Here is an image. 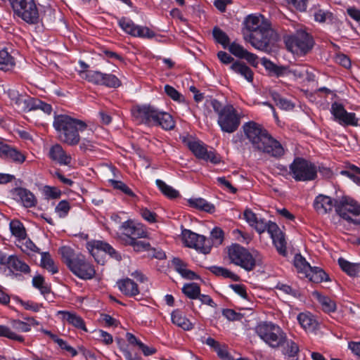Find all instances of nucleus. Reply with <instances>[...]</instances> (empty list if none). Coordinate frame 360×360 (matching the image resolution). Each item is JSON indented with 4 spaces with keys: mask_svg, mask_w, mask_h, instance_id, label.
Wrapping results in <instances>:
<instances>
[{
    "mask_svg": "<svg viewBox=\"0 0 360 360\" xmlns=\"http://www.w3.org/2000/svg\"><path fill=\"white\" fill-rule=\"evenodd\" d=\"M243 29L244 39L252 46L261 51H267L270 47L273 30L270 21L262 15L251 14L244 20Z\"/></svg>",
    "mask_w": 360,
    "mask_h": 360,
    "instance_id": "f257e3e1",
    "label": "nucleus"
},
{
    "mask_svg": "<svg viewBox=\"0 0 360 360\" xmlns=\"http://www.w3.org/2000/svg\"><path fill=\"white\" fill-rule=\"evenodd\" d=\"M243 129L255 150L276 158L283 155L284 149L281 143L274 139L259 124L250 121L243 124Z\"/></svg>",
    "mask_w": 360,
    "mask_h": 360,
    "instance_id": "f03ea898",
    "label": "nucleus"
},
{
    "mask_svg": "<svg viewBox=\"0 0 360 360\" xmlns=\"http://www.w3.org/2000/svg\"><path fill=\"white\" fill-rule=\"evenodd\" d=\"M53 127L58 133V139L68 146H73L79 143V132L87 128L82 120L75 119L67 115H58L54 117Z\"/></svg>",
    "mask_w": 360,
    "mask_h": 360,
    "instance_id": "7ed1b4c3",
    "label": "nucleus"
},
{
    "mask_svg": "<svg viewBox=\"0 0 360 360\" xmlns=\"http://www.w3.org/2000/svg\"><path fill=\"white\" fill-rule=\"evenodd\" d=\"M286 49L297 56H304L311 51L314 45L312 35L305 30H299L294 34L283 37Z\"/></svg>",
    "mask_w": 360,
    "mask_h": 360,
    "instance_id": "20e7f679",
    "label": "nucleus"
},
{
    "mask_svg": "<svg viewBox=\"0 0 360 360\" xmlns=\"http://www.w3.org/2000/svg\"><path fill=\"white\" fill-rule=\"evenodd\" d=\"M317 167L314 163L300 157H296L289 165L288 174L296 181H310L317 177Z\"/></svg>",
    "mask_w": 360,
    "mask_h": 360,
    "instance_id": "39448f33",
    "label": "nucleus"
},
{
    "mask_svg": "<svg viewBox=\"0 0 360 360\" xmlns=\"http://www.w3.org/2000/svg\"><path fill=\"white\" fill-rule=\"evenodd\" d=\"M255 332L265 343L273 348L283 345L286 338L281 328L271 322L259 323L255 328Z\"/></svg>",
    "mask_w": 360,
    "mask_h": 360,
    "instance_id": "423d86ee",
    "label": "nucleus"
},
{
    "mask_svg": "<svg viewBox=\"0 0 360 360\" xmlns=\"http://www.w3.org/2000/svg\"><path fill=\"white\" fill-rule=\"evenodd\" d=\"M228 257L231 264L238 266L246 271H251L257 266L256 259L245 248L238 243L227 247Z\"/></svg>",
    "mask_w": 360,
    "mask_h": 360,
    "instance_id": "0eeeda50",
    "label": "nucleus"
},
{
    "mask_svg": "<svg viewBox=\"0 0 360 360\" xmlns=\"http://www.w3.org/2000/svg\"><path fill=\"white\" fill-rule=\"evenodd\" d=\"M14 14L30 25L39 22V13L34 0H9Z\"/></svg>",
    "mask_w": 360,
    "mask_h": 360,
    "instance_id": "6e6552de",
    "label": "nucleus"
},
{
    "mask_svg": "<svg viewBox=\"0 0 360 360\" xmlns=\"http://www.w3.org/2000/svg\"><path fill=\"white\" fill-rule=\"evenodd\" d=\"M336 213L349 223L360 225V204L349 196H343L335 205Z\"/></svg>",
    "mask_w": 360,
    "mask_h": 360,
    "instance_id": "1a4fd4ad",
    "label": "nucleus"
},
{
    "mask_svg": "<svg viewBox=\"0 0 360 360\" xmlns=\"http://www.w3.org/2000/svg\"><path fill=\"white\" fill-rule=\"evenodd\" d=\"M133 120L148 126L158 124V110L150 104H136L131 108Z\"/></svg>",
    "mask_w": 360,
    "mask_h": 360,
    "instance_id": "9d476101",
    "label": "nucleus"
},
{
    "mask_svg": "<svg viewBox=\"0 0 360 360\" xmlns=\"http://www.w3.org/2000/svg\"><path fill=\"white\" fill-rule=\"evenodd\" d=\"M181 236L182 240L186 247L193 248L203 254L210 252L212 249L211 241L205 236L186 229L182 230Z\"/></svg>",
    "mask_w": 360,
    "mask_h": 360,
    "instance_id": "9b49d317",
    "label": "nucleus"
},
{
    "mask_svg": "<svg viewBox=\"0 0 360 360\" xmlns=\"http://www.w3.org/2000/svg\"><path fill=\"white\" fill-rule=\"evenodd\" d=\"M241 121V116L233 105L222 112L217 119V124L223 132L232 134L237 131Z\"/></svg>",
    "mask_w": 360,
    "mask_h": 360,
    "instance_id": "f8f14e48",
    "label": "nucleus"
},
{
    "mask_svg": "<svg viewBox=\"0 0 360 360\" xmlns=\"http://www.w3.org/2000/svg\"><path fill=\"white\" fill-rule=\"evenodd\" d=\"M189 150L199 160L218 165L221 162L220 155L214 150H208L207 146L201 141H188L186 143Z\"/></svg>",
    "mask_w": 360,
    "mask_h": 360,
    "instance_id": "ddd939ff",
    "label": "nucleus"
},
{
    "mask_svg": "<svg viewBox=\"0 0 360 360\" xmlns=\"http://www.w3.org/2000/svg\"><path fill=\"white\" fill-rule=\"evenodd\" d=\"M330 112L340 125L358 127L359 120L354 112H347L342 103L334 102L331 105Z\"/></svg>",
    "mask_w": 360,
    "mask_h": 360,
    "instance_id": "4468645a",
    "label": "nucleus"
},
{
    "mask_svg": "<svg viewBox=\"0 0 360 360\" xmlns=\"http://www.w3.org/2000/svg\"><path fill=\"white\" fill-rule=\"evenodd\" d=\"M86 248L95 260L99 264H104V261L99 258L102 252L108 254L112 258H115L116 260L119 261L121 259L120 255L118 254L111 245L105 242L94 240L88 243Z\"/></svg>",
    "mask_w": 360,
    "mask_h": 360,
    "instance_id": "2eb2a0df",
    "label": "nucleus"
},
{
    "mask_svg": "<svg viewBox=\"0 0 360 360\" xmlns=\"http://www.w3.org/2000/svg\"><path fill=\"white\" fill-rule=\"evenodd\" d=\"M118 24L125 32L133 37L151 39L155 36V33L148 27L136 25L127 18L120 19Z\"/></svg>",
    "mask_w": 360,
    "mask_h": 360,
    "instance_id": "dca6fc26",
    "label": "nucleus"
},
{
    "mask_svg": "<svg viewBox=\"0 0 360 360\" xmlns=\"http://www.w3.org/2000/svg\"><path fill=\"white\" fill-rule=\"evenodd\" d=\"M70 270L75 276L84 280L92 279L96 274L94 266L82 255L77 256L76 261Z\"/></svg>",
    "mask_w": 360,
    "mask_h": 360,
    "instance_id": "f3484780",
    "label": "nucleus"
},
{
    "mask_svg": "<svg viewBox=\"0 0 360 360\" xmlns=\"http://www.w3.org/2000/svg\"><path fill=\"white\" fill-rule=\"evenodd\" d=\"M12 104L22 111H29L32 98L24 93H20L14 86L8 87L5 90Z\"/></svg>",
    "mask_w": 360,
    "mask_h": 360,
    "instance_id": "a211bd4d",
    "label": "nucleus"
},
{
    "mask_svg": "<svg viewBox=\"0 0 360 360\" xmlns=\"http://www.w3.org/2000/svg\"><path fill=\"white\" fill-rule=\"evenodd\" d=\"M122 228L123 229V235L127 238L126 243L138 238H145L147 236V232L143 225L132 220L124 222Z\"/></svg>",
    "mask_w": 360,
    "mask_h": 360,
    "instance_id": "6ab92c4d",
    "label": "nucleus"
},
{
    "mask_svg": "<svg viewBox=\"0 0 360 360\" xmlns=\"http://www.w3.org/2000/svg\"><path fill=\"white\" fill-rule=\"evenodd\" d=\"M269 235L278 253L283 257H286L288 251L285 233L280 229L277 224H274L271 225V227L270 226Z\"/></svg>",
    "mask_w": 360,
    "mask_h": 360,
    "instance_id": "aec40b11",
    "label": "nucleus"
},
{
    "mask_svg": "<svg viewBox=\"0 0 360 360\" xmlns=\"http://www.w3.org/2000/svg\"><path fill=\"white\" fill-rule=\"evenodd\" d=\"M0 157L15 164H22L26 160L25 154L2 140H0Z\"/></svg>",
    "mask_w": 360,
    "mask_h": 360,
    "instance_id": "412c9836",
    "label": "nucleus"
},
{
    "mask_svg": "<svg viewBox=\"0 0 360 360\" xmlns=\"http://www.w3.org/2000/svg\"><path fill=\"white\" fill-rule=\"evenodd\" d=\"M174 269L184 279L200 280V276L195 272L187 269L188 264L179 257H174L171 261Z\"/></svg>",
    "mask_w": 360,
    "mask_h": 360,
    "instance_id": "4be33fe9",
    "label": "nucleus"
},
{
    "mask_svg": "<svg viewBox=\"0 0 360 360\" xmlns=\"http://www.w3.org/2000/svg\"><path fill=\"white\" fill-rule=\"evenodd\" d=\"M49 158L58 163L60 165L68 166L70 165L72 161V157L70 154H68L63 147L56 143L52 146L49 151Z\"/></svg>",
    "mask_w": 360,
    "mask_h": 360,
    "instance_id": "5701e85b",
    "label": "nucleus"
},
{
    "mask_svg": "<svg viewBox=\"0 0 360 360\" xmlns=\"http://www.w3.org/2000/svg\"><path fill=\"white\" fill-rule=\"evenodd\" d=\"M171 320L173 324L185 331H190L193 330L195 326V323H192L179 309L172 311L171 313Z\"/></svg>",
    "mask_w": 360,
    "mask_h": 360,
    "instance_id": "b1692460",
    "label": "nucleus"
},
{
    "mask_svg": "<svg viewBox=\"0 0 360 360\" xmlns=\"http://www.w3.org/2000/svg\"><path fill=\"white\" fill-rule=\"evenodd\" d=\"M335 205H333L330 197L322 194L317 195L313 202L314 210L321 214L331 212Z\"/></svg>",
    "mask_w": 360,
    "mask_h": 360,
    "instance_id": "393cba45",
    "label": "nucleus"
},
{
    "mask_svg": "<svg viewBox=\"0 0 360 360\" xmlns=\"http://www.w3.org/2000/svg\"><path fill=\"white\" fill-rule=\"evenodd\" d=\"M15 195L20 200L25 207H33L37 205V198L34 195L25 188H16L14 190Z\"/></svg>",
    "mask_w": 360,
    "mask_h": 360,
    "instance_id": "a878e982",
    "label": "nucleus"
},
{
    "mask_svg": "<svg viewBox=\"0 0 360 360\" xmlns=\"http://www.w3.org/2000/svg\"><path fill=\"white\" fill-rule=\"evenodd\" d=\"M262 64L270 76H276V77H284L288 73V67L283 65H278L268 58H263Z\"/></svg>",
    "mask_w": 360,
    "mask_h": 360,
    "instance_id": "bb28decb",
    "label": "nucleus"
},
{
    "mask_svg": "<svg viewBox=\"0 0 360 360\" xmlns=\"http://www.w3.org/2000/svg\"><path fill=\"white\" fill-rule=\"evenodd\" d=\"M297 321L306 331H314L318 328V322L310 312H302L297 316Z\"/></svg>",
    "mask_w": 360,
    "mask_h": 360,
    "instance_id": "cd10ccee",
    "label": "nucleus"
},
{
    "mask_svg": "<svg viewBox=\"0 0 360 360\" xmlns=\"http://www.w3.org/2000/svg\"><path fill=\"white\" fill-rule=\"evenodd\" d=\"M313 296L316 299L321 307V309L327 314L335 312L337 304L334 300L328 296L321 294L318 291L313 292Z\"/></svg>",
    "mask_w": 360,
    "mask_h": 360,
    "instance_id": "c85d7f7f",
    "label": "nucleus"
},
{
    "mask_svg": "<svg viewBox=\"0 0 360 360\" xmlns=\"http://www.w3.org/2000/svg\"><path fill=\"white\" fill-rule=\"evenodd\" d=\"M119 289L125 295L134 297L139 293L137 284L130 278H126L117 282Z\"/></svg>",
    "mask_w": 360,
    "mask_h": 360,
    "instance_id": "c756f323",
    "label": "nucleus"
},
{
    "mask_svg": "<svg viewBox=\"0 0 360 360\" xmlns=\"http://www.w3.org/2000/svg\"><path fill=\"white\" fill-rule=\"evenodd\" d=\"M269 95L278 108L283 110H292L295 108V103L291 100L283 97L276 91H270Z\"/></svg>",
    "mask_w": 360,
    "mask_h": 360,
    "instance_id": "7c9ffc66",
    "label": "nucleus"
},
{
    "mask_svg": "<svg viewBox=\"0 0 360 360\" xmlns=\"http://www.w3.org/2000/svg\"><path fill=\"white\" fill-rule=\"evenodd\" d=\"M11 272H20L25 274L30 272V266L16 255H11L10 262L7 266Z\"/></svg>",
    "mask_w": 360,
    "mask_h": 360,
    "instance_id": "2f4dec72",
    "label": "nucleus"
},
{
    "mask_svg": "<svg viewBox=\"0 0 360 360\" xmlns=\"http://www.w3.org/2000/svg\"><path fill=\"white\" fill-rule=\"evenodd\" d=\"M338 262L340 269L351 277L357 276L360 273V263H352L342 257L339 258Z\"/></svg>",
    "mask_w": 360,
    "mask_h": 360,
    "instance_id": "473e14b6",
    "label": "nucleus"
},
{
    "mask_svg": "<svg viewBox=\"0 0 360 360\" xmlns=\"http://www.w3.org/2000/svg\"><path fill=\"white\" fill-rule=\"evenodd\" d=\"M305 277L316 283L330 281L328 274L323 269L317 266H311V271H309Z\"/></svg>",
    "mask_w": 360,
    "mask_h": 360,
    "instance_id": "72a5a7b5",
    "label": "nucleus"
},
{
    "mask_svg": "<svg viewBox=\"0 0 360 360\" xmlns=\"http://www.w3.org/2000/svg\"><path fill=\"white\" fill-rule=\"evenodd\" d=\"M231 69L236 73L243 76L248 82H251L253 80V72L244 63L236 61L231 65Z\"/></svg>",
    "mask_w": 360,
    "mask_h": 360,
    "instance_id": "f704fd0d",
    "label": "nucleus"
},
{
    "mask_svg": "<svg viewBox=\"0 0 360 360\" xmlns=\"http://www.w3.org/2000/svg\"><path fill=\"white\" fill-rule=\"evenodd\" d=\"M188 205L191 207L196 208L208 213H213L215 211V207L213 204L208 202L203 198H190L188 200Z\"/></svg>",
    "mask_w": 360,
    "mask_h": 360,
    "instance_id": "c9c22d12",
    "label": "nucleus"
},
{
    "mask_svg": "<svg viewBox=\"0 0 360 360\" xmlns=\"http://www.w3.org/2000/svg\"><path fill=\"white\" fill-rule=\"evenodd\" d=\"M207 269L217 276H222L225 278H230L233 281H239L240 280V278L238 275L234 274L226 268L214 265L210 266Z\"/></svg>",
    "mask_w": 360,
    "mask_h": 360,
    "instance_id": "e433bc0d",
    "label": "nucleus"
},
{
    "mask_svg": "<svg viewBox=\"0 0 360 360\" xmlns=\"http://www.w3.org/2000/svg\"><path fill=\"white\" fill-rule=\"evenodd\" d=\"M58 314H62L63 319L67 321L69 323L72 324L75 327L82 329L84 331L87 330L83 319L76 314L65 311H59Z\"/></svg>",
    "mask_w": 360,
    "mask_h": 360,
    "instance_id": "4c0bfd02",
    "label": "nucleus"
},
{
    "mask_svg": "<svg viewBox=\"0 0 360 360\" xmlns=\"http://www.w3.org/2000/svg\"><path fill=\"white\" fill-rule=\"evenodd\" d=\"M127 340L131 346H137L146 356H149L155 353V348H150L145 345L142 342L139 340L132 333H127L126 334Z\"/></svg>",
    "mask_w": 360,
    "mask_h": 360,
    "instance_id": "58836bf2",
    "label": "nucleus"
},
{
    "mask_svg": "<svg viewBox=\"0 0 360 360\" xmlns=\"http://www.w3.org/2000/svg\"><path fill=\"white\" fill-rule=\"evenodd\" d=\"M79 75L82 79L96 85H101L103 72L94 70H79Z\"/></svg>",
    "mask_w": 360,
    "mask_h": 360,
    "instance_id": "ea45409f",
    "label": "nucleus"
},
{
    "mask_svg": "<svg viewBox=\"0 0 360 360\" xmlns=\"http://www.w3.org/2000/svg\"><path fill=\"white\" fill-rule=\"evenodd\" d=\"M182 292L191 300H197L200 295V287L196 283H185L181 288Z\"/></svg>",
    "mask_w": 360,
    "mask_h": 360,
    "instance_id": "a19ab883",
    "label": "nucleus"
},
{
    "mask_svg": "<svg viewBox=\"0 0 360 360\" xmlns=\"http://www.w3.org/2000/svg\"><path fill=\"white\" fill-rule=\"evenodd\" d=\"M63 262L70 269L75 262L77 255H75L73 249L68 246H63L59 249Z\"/></svg>",
    "mask_w": 360,
    "mask_h": 360,
    "instance_id": "79ce46f5",
    "label": "nucleus"
},
{
    "mask_svg": "<svg viewBox=\"0 0 360 360\" xmlns=\"http://www.w3.org/2000/svg\"><path fill=\"white\" fill-rule=\"evenodd\" d=\"M293 264L298 273L305 276L311 271V265L301 254H296L294 257Z\"/></svg>",
    "mask_w": 360,
    "mask_h": 360,
    "instance_id": "37998d69",
    "label": "nucleus"
},
{
    "mask_svg": "<svg viewBox=\"0 0 360 360\" xmlns=\"http://www.w3.org/2000/svg\"><path fill=\"white\" fill-rule=\"evenodd\" d=\"M15 65L13 58L6 49L0 51V70L7 72L11 70Z\"/></svg>",
    "mask_w": 360,
    "mask_h": 360,
    "instance_id": "c03bdc74",
    "label": "nucleus"
},
{
    "mask_svg": "<svg viewBox=\"0 0 360 360\" xmlns=\"http://www.w3.org/2000/svg\"><path fill=\"white\" fill-rule=\"evenodd\" d=\"M10 230L13 236L19 240H25L27 236L25 229L22 222L18 219L12 220L9 224Z\"/></svg>",
    "mask_w": 360,
    "mask_h": 360,
    "instance_id": "a18cd8bd",
    "label": "nucleus"
},
{
    "mask_svg": "<svg viewBox=\"0 0 360 360\" xmlns=\"http://www.w3.org/2000/svg\"><path fill=\"white\" fill-rule=\"evenodd\" d=\"M159 191L169 200H175L180 197L179 191L167 185L165 181L160 179H159Z\"/></svg>",
    "mask_w": 360,
    "mask_h": 360,
    "instance_id": "49530a36",
    "label": "nucleus"
},
{
    "mask_svg": "<svg viewBox=\"0 0 360 360\" xmlns=\"http://www.w3.org/2000/svg\"><path fill=\"white\" fill-rule=\"evenodd\" d=\"M159 127L166 131L173 129L175 127L173 117L169 113L159 111Z\"/></svg>",
    "mask_w": 360,
    "mask_h": 360,
    "instance_id": "de8ad7c7",
    "label": "nucleus"
},
{
    "mask_svg": "<svg viewBox=\"0 0 360 360\" xmlns=\"http://www.w3.org/2000/svg\"><path fill=\"white\" fill-rule=\"evenodd\" d=\"M41 265L43 268L50 271L52 274H56L58 271V268L55 265V263L49 252H41Z\"/></svg>",
    "mask_w": 360,
    "mask_h": 360,
    "instance_id": "09e8293b",
    "label": "nucleus"
},
{
    "mask_svg": "<svg viewBox=\"0 0 360 360\" xmlns=\"http://www.w3.org/2000/svg\"><path fill=\"white\" fill-rule=\"evenodd\" d=\"M212 35L218 44H220L224 49L229 45L230 39L225 32L218 27H214L212 30Z\"/></svg>",
    "mask_w": 360,
    "mask_h": 360,
    "instance_id": "8fccbe9b",
    "label": "nucleus"
},
{
    "mask_svg": "<svg viewBox=\"0 0 360 360\" xmlns=\"http://www.w3.org/2000/svg\"><path fill=\"white\" fill-rule=\"evenodd\" d=\"M0 337L7 338L12 340H16L20 342H24V338L18 335L12 330V328L8 326L0 325Z\"/></svg>",
    "mask_w": 360,
    "mask_h": 360,
    "instance_id": "3c124183",
    "label": "nucleus"
},
{
    "mask_svg": "<svg viewBox=\"0 0 360 360\" xmlns=\"http://www.w3.org/2000/svg\"><path fill=\"white\" fill-rule=\"evenodd\" d=\"M121 84V81L115 75L112 74L103 73L101 85L109 88H117L120 86Z\"/></svg>",
    "mask_w": 360,
    "mask_h": 360,
    "instance_id": "603ef678",
    "label": "nucleus"
},
{
    "mask_svg": "<svg viewBox=\"0 0 360 360\" xmlns=\"http://www.w3.org/2000/svg\"><path fill=\"white\" fill-rule=\"evenodd\" d=\"M165 93L174 101L179 103H185V97L173 86L166 84L164 87Z\"/></svg>",
    "mask_w": 360,
    "mask_h": 360,
    "instance_id": "864d4df0",
    "label": "nucleus"
},
{
    "mask_svg": "<svg viewBox=\"0 0 360 360\" xmlns=\"http://www.w3.org/2000/svg\"><path fill=\"white\" fill-rule=\"evenodd\" d=\"M285 346L283 348V354L288 358H295L297 356L300 352L299 346L294 341L285 339L284 343Z\"/></svg>",
    "mask_w": 360,
    "mask_h": 360,
    "instance_id": "5fc2aeb1",
    "label": "nucleus"
},
{
    "mask_svg": "<svg viewBox=\"0 0 360 360\" xmlns=\"http://www.w3.org/2000/svg\"><path fill=\"white\" fill-rule=\"evenodd\" d=\"M35 110H41L43 112L50 114L52 110V108L51 105L44 103L39 99L32 98L29 111Z\"/></svg>",
    "mask_w": 360,
    "mask_h": 360,
    "instance_id": "6e6d98bb",
    "label": "nucleus"
},
{
    "mask_svg": "<svg viewBox=\"0 0 360 360\" xmlns=\"http://www.w3.org/2000/svg\"><path fill=\"white\" fill-rule=\"evenodd\" d=\"M32 285L39 289L43 295L48 294L51 291L50 288L45 283L44 277L41 275H37L33 278Z\"/></svg>",
    "mask_w": 360,
    "mask_h": 360,
    "instance_id": "4d7b16f0",
    "label": "nucleus"
},
{
    "mask_svg": "<svg viewBox=\"0 0 360 360\" xmlns=\"http://www.w3.org/2000/svg\"><path fill=\"white\" fill-rule=\"evenodd\" d=\"M274 224H276L271 221H266L265 219L259 217L252 227L260 234L265 231H267L269 234L270 226L271 227V225Z\"/></svg>",
    "mask_w": 360,
    "mask_h": 360,
    "instance_id": "13d9d810",
    "label": "nucleus"
},
{
    "mask_svg": "<svg viewBox=\"0 0 360 360\" xmlns=\"http://www.w3.org/2000/svg\"><path fill=\"white\" fill-rule=\"evenodd\" d=\"M212 245H219L222 244L224 238V231L219 227H214L211 231Z\"/></svg>",
    "mask_w": 360,
    "mask_h": 360,
    "instance_id": "bf43d9fd",
    "label": "nucleus"
},
{
    "mask_svg": "<svg viewBox=\"0 0 360 360\" xmlns=\"http://www.w3.org/2000/svg\"><path fill=\"white\" fill-rule=\"evenodd\" d=\"M109 182L114 188L122 191L124 193L127 194L129 196H134V193H133V191L122 181L114 179H109Z\"/></svg>",
    "mask_w": 360,
    "mask_h": 360,
    "instance_id": "052dcab7",
    "label": "nucleus"
},
{
    "mask_svg": "<svg viewBox=\"0 0 360 360\" xmlns=\"http://www.w3.org/2000/svg\"><path fill=\"white\" fill-rule=\"evenodd\" d=\"M12 330L15 331L16 333L19 332H28L31 330L30 323H27L26 322L20 321V320H14L11 323Z\"/></svg>",
    "mask_w": 360,
    "mask_h": 360,
    "instance_id": "680f3d73",
    "label": "nucleus"
},
{
    "mask_svg": "<svg viewBox=\"0 0 360 360\" xmlns=\"http://www.w3.org/2000/svg\"><path fill=\"white\" fill-rule=\"evenodd\" d=\"M229 50L233 56L241 59L247 51L241 45L236 42H233L229 45Z\"/></svg>",
    "mask_w": 360,
    "mask_h": 360,
    "instance_id": "e2e57ef3",
    "label": "nucleus"
},
{
    "mask_svg": "<svg viewBox=\"0 0 360 360\" xmlns=\"http://www.w3.org/2000/svg\"><path fill=\"white\" fill-rule=\"evenodd\" d=\"M288 5L300 12H304L307 8L309 0H285Z\"/></svg>",
    "mask_w": 360,
    "mask_h": 360,
    "instance_id": "0e129e2a",
    "label": "nucleus"
},
{
    "mask_svg": "<svg viewBox=\"0 0 360 360\" xmlns=\"http://www.w3.org/2000/svg\"><path fill=\"white\" fill-rule=\"evenodd\" d=\"M276 288L283 292L285 294L291 295L294 297H297L300 295L297 290L292 288L287 284L278 283L276 285Z\"/></svg>",
    "mask_w": 360,
    "mask_h": 360,
    "instance_id": "69168bd1",
    "label": "nucleus"
},
{
    "mask_svg": "<svg viewBox=\"0 0 360 360\" xmlns=\"http://www.w3.org/2000/svg\"><path fill=\"white\" fill-rule=\"evenodd\" d=\"M215 352L221 360H234L233 356L229 352L227 347L225 345H221L218 347Z\"/></svg>",
    "mask_w": 360,
    "mask_h": 360,
    "instance_id": "338daca9",
    "label": "nucleus"
},
{
    "mask_svg": "<svg viewBox=\"0 0 360 360\" xmlns=\"http://www.w3.org/2000/svg\"><path fill=\"white\" fill-rule=\"evenodd\" d=\"M70 208L69 202L66 200H62L56 207V212L60 217H64L68 214Z\"/></svg>",
    "mask_w": 360,
    "mask_h": 360,
    "instance_id": "774afa93",
    "label": "nucleus"
}]
</instances>
